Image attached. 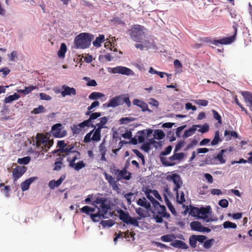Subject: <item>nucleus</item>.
I'll use <instances>...</instances> for the list:
<instances>
[{"mask_svg":"<svg viewBox=\"0 0 252 252\" xmlns=\"http://www.w3.org/2000/svg\"><path fill=\"white\" fill-rule=\"evenodd\" d=\"M147 29L143 26L134 25L129 30L131 39L136 42L143 43L144 44L149 43V41L146 37L145 32Z\"/></svg>","mask_w":252,"mask_h":252,"instance_id":"nucleus-1","label":"nucleus"},{"mask_svg":"<svg viewBox=\"0 0 252 252\" xmlns=\"http://www.w3.org/2000/svg\"><path fill=\"white\" fill-rule=\"evenodd\" d=\"M94 36L92 34L87 32L80 33L74 39V44L77 49H86L88 48Z\"/></svg>","mask_w":252,"mask_h":252,"instance_id":"nucleus-2","label":"nucleus"},{"mask_svg":"<svg viewBox=\"0 0 252 252\" xmlns=\"http://www.w3.org/2000/svg\"><path fill=\"white\" fill-rule=\"evenodd\" d=\"M96 212L95 213H91L90 217L92 220L94 222H98L102 219L107 218V215L109 210H110V205L107 203L106 202H104L100 206V208L95 207Z\"/></svg>","mask_w":252,"mask_h":252,"instance_id":"nucleus-3","label":"nucleus"},{"mask_svg":"<svg viewBox=\"0 0 252 252\" xmlns=\"http://www.w3.org/2000/svg\"><path fill=\"white\" fill-rule=\"evenodd\" d=\"M154 210L152 211L154 219L158 223L163 222V218L168 219L170 215L166 212L165 206L161 205L158 202V205H154Z\"/></svg>","mask_w":252,"mask_h":252,"instance_id":"nucleus-4","label":"nucleus"},{"mask_svg":"<svg viewBox=\"0 0 252 252\" xmlns=\"http://www.w3.org/2000/svg\"><path fill=\"white\" fill-rule=\"evenodd\" d=\"M63 154L61 155L64 158L66 157V160L69 162V166L71 163H73L76 160L80 158V153L74 149V146H71L68 149H65L63 150Z\"/></svg>","mask_w":252,"mask_h":252,"instance_id":"nucleus-5","label":"nucleus"},{"mask_svg":"<svg viewBox=\"0 0 252 252\" xmlns=\"http://www.w3.org/2000/svg\"><path fill=\"white\" fill-rule=\"evenodd\" d=\"M118 213L119 219L124 223L127 224H130L136 227H139V225L138 220L140 219V218H132L129 216L127 212H125L122 209L118 211Z\"/></svg>","mask_w":252,"mask_h":252,"instance_id":"nucleus-6","label":"nucleus"},{"mask_svg":"<svg viewBox=\"0 0 252 252\" xmlns=\"http://www.w3.org/2000/svg\"><path fill=\"white\" fill-rule=\"evenodd\" d=\"M233 29L234 31V34L230 36L224 37L220 39H215L213 40H211V39L209 37H207L205 38V41L207 42H210L212 44L217 46H218L219 44L227 45L231 44L235 41L237 34L236 27L233 26Z\"/></svg>","mask_w":252,"mask_h":252,"instance_id":"nucleus-7","label":"nucleus"},{"mask_svg":"<svg viewBox=\"0 0 252 252\" xmlns=\"http://www.w3.org/2000/svg\"><path fill=\"white\" fill-rule=\"evenodd\" d=\"M111 171L116 176L117 181L121 179L129 180L131 178V173L127 171L126 166L120 170L114 166L113 168H111Z\"/></svg>","mask_w":252,"mask_h":252,"instance_id":"nucleus-8","label":"nucleus"},{"mask_svg":"<svg viewBox=\"0 0 252 252\" xmlns=\"http://www.w3.org/2000/svg\"><path fill=\"white\" fill-rule=\"evenodd\" d=\"M194 210H196L198 212V219H202L206 222H209L213 220L210 217L207 215L211 210V207L210 206H207L206 207H201L200 208L195 209Z\"/></svg>","mask_w":252,"mask_h":252,"instance_id":"nucleus-9","label":"nucleus"},{"mask_svg":"<svg viewBox=\"0 0 252 252\" xmlns=\"http://www.w3.org/2000/svg\"><path fill=\"white\" fill-rule=\"evenodd\" d=\"M52 134L56 138H62L67 134L65 130H63V126L61 124L58 123L54 125L52 127Z\"/></svg>","mask_w":252,"mask_h":252,"instance_id":"nucleus-10","label":"nucleus"},{"mask_svg":"<svg viewBox=\"0 0 252 252\" xmlns=\"http://www.w3.org/2000/svg\"><path fill=\"white\" fill-rule=\"evenodd\" d=\"M123 104L122 95H118L113 97L110 100L108 103L103 104V106L106 107H116Z\"/></svg>","mask_w":252,"mask_h":252,"instance_id":"nucleus-11","label":"nucleus"},{"mask_svg":"<svg viewBox=\"0 0 252 252\" xmlns=\"http://www.w3.org/2000/svg\"><path fill=\"white\" fill-rule=\"evenodd\" d=\"M190 226L191 229L193 231H196L198 232H209L211 231L210 229L202 225L201 222L194 221H192L190 223Z\"/></svg>","mask_w":252,"mask_h":252,"instance_id":"nucleus-12","label":"nucleus"},{"mask_svg":"<svg viewBox=\"0 0 252 252\" xmlns=\"http://www.w3.org/2000/svg\"><path fill=\"white\" fill-rule=\"evenodd\" d=\"M27 167L25 166H17L13 170L12 176L15 181L19 179L26 171Z\"/></svg>","mask_w":252,"mask_h":252,"instance_id":"nucleus-13","label":"nucleus"},{"mask_svg":"<svg viewBox=\"0 0 252 252\" xmlns=\"http://www.w3.org/2000/svg\"><path fill=\"white\" fill-rule=\"evenodd\" d=\"M111 72L114 74L119 73L123 75H129L131 74L132 70L126 67L118 66L115 67L111 68Z\"/></svg>","mask_w":252,"mask_h":252,"instance_id":"nucleus-14","label":"nucleus"},{"mask_svg":"<svg viewBox=\"0 0 252 252\" xmlns=\"http://www.w3.org/2000/svg\"><path fill=\"white\" fill-rule=\"evenodd\" d=\"M63 91L61 92L62 96L64 97L66 95H75L76 94V90L74 88H71L66 85L62 86Z\"/></svg>","mask_w":252,"mask_h":252,"instance_id":"nucleus-15","label":"nucleus"},{"mask_svg":"<svg viewBox=\"0 0 252 252\" xmlns=\"http://www.w3.org/2000/svg\"><path fill=\"white\" fill-rule=\"evenodd\" d=\"M226 152L225 150H221L218 154L213 157L211 159V162L214 164H218V163L220 164H223L225 163L226 160L223 158V154Z\"/></svg>","mask_w":252,"mask_h":252,"instance_id":"nucleus-16","label":"nucleus"},{"mask_svg":"<svg viewBox=\"0 0 252 252\" xmlns=\"http://www.w3.org/2000/svg\"><path fill=\"white\" fill-rule=\"evenodd\" d=\"M66 175L63 174L57 181L54 180L49 181L48 186L51 189H54L55 188L59 187L63 181L65 179Z\"/></svg>","mask_w":252,"mask_h":252,"instance_id":"nucleus-17","label":"nucleus"},{"mask_svg":"<svg viewBox=\"0 0 252 252\" xmlns=\"http://www.w3.org/2000/svg\"><path fill=\"white\" fill-rule=\"evenodd\" d=\"M133 104L134 105H136L142 109V110L144 112L145 111H149L151 112V111L148 108L147 104L144 101L138 99H134L133 100Z\"/></svg>","mask_w":252,"mask_h":252,"instance_id":"nucleus-18","label":"nucleus"},{"mask_svg":"<svg viewBox=\"0 0 252 252\" xmlns=\"http://www.w3.org/2000/svg\"><path fill=\"white\" fill-rule=\"evenodd\" d=\"M48 137L44 136L43 134L37 133L36 136V146L37 147L42 148L44 143L46 142L48 139Z\"/></svg>","mask_w":252,"mask_h":252,"instance_id":"nucleus-19","label":"nucleus"},{"mask_svg":"<svg viewBox=\"0 0 252 252\" xmlns=\"http://www.w3.org/2000/svg\"><path fill=\"white\" fill-rule=\"evenodd\" d=\"M172 180L175 185V187L174 189V191H177L180 188L182 182L180 180V177L179 175L175 174L172 176Z\"/></svg>","mask_w":252,"mask_h":252,"instance_id":"nucleus-20","label":"nucleus"},{"mask_svg":"<svg viewBox=\"0 0 252 252\" xmlns=\"http://www.w3.org/2000/svg\"><path fill=\"white\" fill-rule=\"evenodd\" d=\"M63 158L61 156L56 158V161L54 163L53 170L55 171L60 170L63 166H64L63 160Z\"/></svg>","mask_w":252,"mask_h":252,"instance_id":"nucleus-21","label":"nucleus"},{"mask_svg":"<svg viewBox=\"0 0 252 252\" xmlns=\"http://www.w3.org/2000/svg\"><path fill=\"white\" fill-rule=\"evenodd\" d=\"M137 204L138 205L145 208L147 210H149L151 208L150 203L147 201L145 197L138 199L137 201Z\"/></svg>","mask_w":252,"mask_h":252,"instance_id":"nucleus-22","label":"nucleus"},{"mask_svg":"<svg viewBox=\"0 0 252 252\" xmlns=\"http://www.w3.org/2000/svg\"><path fill=\"white\" fill-rule=\"evenodd\" d=\"M200 127L199 126H195V125H192L191 127L185 131V132L183 135V138H187L191 136L197 129V127Z\"/></svg>","mask_w":252,"mask_h":252,"instance_id":"nucleus-23","label":"nucleus"},{"mask_svg":"<svg viewBox=\"0 0 252 252\" xmlns=\"http://www.w3.org/2000/svg\"><path fill=\"white\" fill-rule=\"evenodd\" d=\"M170 245L172 247L183 249H187L189 248L188 246L184 242L178 240H175Z\"/></svg>","mask_w":252,"mask_h":252,"instance_id":"nucleus-24","label":"nucleus"},{"mask_svg":"<svg viewBox=\"0 0 252 252\" xmlns=\"http://www.w3.org/2000/svg\"><path fill=\"white\" fill-rule=\"evenodd\" d=\"M69 166L74 168L76 171H79L86 166V164L83 160H80L77 163H71Z\"/></svg>","mask_w":252,"mask_h":252,"instance_id":"nucleus-25","label":"nucleus"},{"mask_svg":"<svg viewBox=\"0 0 252 252\" xmlns=\"http://www.w3.org/2000/svg\"><path fill=\"white\" fill-rule=\"evenodd\" d=\"M103 174L104 175L105 179L112 186L113 189H115V187L117 188L116 181L114 180L111 175L108 174L106 172H104Z\"/></svg>","mask_w":252,"mask_h":252,"instance_id":"nucleus-26","label":"nucleus"},{"mask_svg":"<svg viewBox=\"0 0 252 252\" xmlns=\"http://www.w3.org/2000/svg\"><path fill=\"white\" fill-rule=\"evenodd\" d=\"M66 51L67 47L66 44L64 43H62L60 46V49L58 52V56L60 58H64Z\"/></svg>","mask_w":252,"mask_h":252,"instance_id":"nucleus-27","label":"nucleus"},{"mask_svg":"<svg viewBox=\"0 0 252 252\" xmlns=\"http://www.w3.org/2000/svg\"><path fill=\"white\" fill-rule=\"evenodd\" d=\"M34 180V178H30L23 182L21 185L22 190H27L29 189L30 185Z\"/></svg>","mask_w":252,"mask_h":252,"instance_id":"nucleus-28","label":"nucleus"},{"mask_svg":"<svg viewBox=\"0 0 252 252\" xmlns=\"http://www.w3.org/2000/svg\"><path fill=\"white\" fill-rule=\"evenodd\" d=\"M99 120H100V122L97 123L96 126H97V129L101 130V129L106 127L105 125L107 123L108 119L106 117H103L100 118Z\"/></svg>","mask_w":252,"mask_h":252,"instance_id":"nucleus-29","label":"nucleus"},{"mask_svg":"<svg viewBox=\"0 0 252 252\" xmlns=\"http://www.w3.org/2000/svg\"><path fill=\"white\" fill-rule=\"evenodd\" d=\"M81 212L90 216L91 213H95L96 212V209L95 208H92L88 206H85L81 209Z\"/></svg>","mask_w":252,"mask_h":252,"instance_id":"nucleus-30","label":"nucleus"},{"mask_svg":"<svg viewBox=\"0 0 252 252\" xmlns=\"http://www.w3.org/2000/svg\"><path fill=\"white\" fill-rule=\"evenodd\" d=\"M58 146L59 147L58 151H59L62 154H63L64 153L63 151L64 149H68V148H70V147L73 146L72 145L67 146V144L65 143L64 141L62 140L58 142Z\"/></svg>","mask_w":252,"mask_h":252,"instance_id":"nucleus-31","label":"nucleus"},{"mask_svg":"<svg viewBox=\"0 0 252 252\" xmlns=\"http://www.w3.org/2000/svg\"><path fill=\"white\" fill-rule=\"evenodd\" d=\"M104 35L100 34L98 37H96L94 41H93V45L96 47L101 46V43L104 41Z\"/></svg>","mask_w":252,"mask_h":252,"instance_id":"nucleus-32","label":"nucleus"},{"mask_svg":"<svg viewBox=\"0 0 252 252\" xmlns=\"http://www.w3.org/2000/svg\"><path fill=\"white\" fill-rule=\"evenodd\" d=\"M53 143V140H50L49 138H48L46 142L42 146V151H43L44 152H47L49 149L52 146Z\"/></svg>","mask_w":252,"mask_h":252,"instance_id":"nucleus-33","label":"nucleus"},{"mask_svg":"<svg viewBox=\"0 0 252 252\" xmlns=\"http://www.w3.org/2000/svg\"><path fill=\"white\" fill-rule=\"evenodd\" d=\"M101 138V130L95 128L94 134L92 137V140L94 141H98Z\"/></svg>","mask_w":252,"mask_h":252,"instance_id":"nucleus-34","label":"nucleus"},{"mask_svg":"<svg viewBox=\"0 0 252 252\" xmlns=\"http://www.w3.org/2000/svg\"><path fill=\"white\" fill-rule=\"evenodd\" d=\"M221 141L222 140L220 136L219 131L217 130L215 132L214 138L211 142V145L213 146L216 145Z\"/></svg>","mask_w":252,"mask_h":252,"instance_id":"nucleus-35","label":"nucleus"},{"mask_svg":"<svg viewBox=\"0 0 252 252\" xmlns=\"http://www.w3.org/2000/svg\"><path fill=\"white\" fill-rule=\"evenodd\" d=\"M243 96L245 100L250 103V110L252 111V93L246 92L243 94Z\"/></svg>","mask_w":252,"mask_h":252,"instance_id":"nucleus-36","label":"nucleus"},{"mask_svg":"<svg viewBox=\"0 0 252 252\" xmlns=\"http://www.w3.org/2000/svg\"><path fill=\"white\" fill-rule=\"evenodd\" d=\"M145 130H140L137 132L136 137L139 143H143L145 140Z\"/></svg>","mask_w":252,"mask_h":252,"instance_id":"nucleus-37","label":"nucleus"},{"mask_svg":"<svg viewBox=\"0 0 252 252\" xmlns=\"http://www.w3.org/2000/svg\"><path fill=\"white\" fill-rule=\"evenodd\" d=\"M36 89L35 86L30 85L29 87H25L24 90H20L18 91L19 93H23L25 94H28L32 91Z\"/></svg>","mask_w":252,"mask_h":252,"instance_id":"nucleus-38","label":"nucleus"},{"mask_svg":"<svg viewBox=\"0 0 252 252\" xmlns=\"http://www.w3.org/2000/svg\"><path fill=\"white\" fill-rule=\"evenodd\" d=\"M79 126L80 128H83L85 127H89L91 126L92 127L94 128V129L95 128V125L91 124V122L89 121V119L85 120L83 121V122L80 123L79 124Z\"/></svg>","mask_w":252,"mask_h":252,"instance_id":"nucleus-39","label":"nucleus"},{"mask_svg":"<svg viewBox=\"0 0 252 252\" xmlns=\"http://www.w3.org/2000/svg\"><path fill=\"white\" fill-rule=\"evenodd\" d=\"M164 197L165 201L166 202V204L168 207V209H169V210L170 211L172 214L175 215L176 212L174 206L172 205V203L170 202V201H169V200L168 199L166 195L164 196Z\"/></svg>","mask_w":252,"mask_h":252,"instance_id":"nucleus-40","label":"nucleus"},{"mask_svg":"<svg viewBox=\"0 0 252 252\" xmlns=\"http://www.w3.org/2000/svg\"><path fill=\"white\" fill-rule=\"evenodd\" d=\"M184 154L183 153H176V152H174V155L169 158V159L171 161L175 160H181L184 158Z\"/></svg>","mask_w":252,"mask_h":252,"instance_id":"nucleus-41","label":"nucleus"},{"mask_svg":"<svg viewBox=\"0 0 252 252\" xmlns=\"http://www.w3.org/2000/svg\"><path fill=\"white\" fill-rule=\"evenodd\" d=\"M195 126H199L200 127H198L199 129H198V131L204 133L205 132H207L209 130V125L205 123L203 125H195Z\"/></svg>","mask_w":252,"mask_h":252,"instance_id":"nucleus-42","label":"nucleus"},{"mask_svg":"<svg viewBox=\"0 0 252 252\" xmlns=\"http://www.w3.org/2000/svg\"><path fill=\"white\" fill-rule=\"evenodd\" d=\"M19 95L16 93L13 95H10L5 98L4 101L6 103H10L13 100H17L19 98Z\"/></svg>","mask_w":252,"mask_h":252,"instance_id":"nucleus-43","label":"nucleus"},{"mask_svg":"<svg viewBox=\"0 0 252 252\" xmlns=\"http://www.w3.org/2000/svg\"><path fill=\"white\" fill-rule=\"evenodd\" d=\"M223 226L224 228H233L235 229L237 227V225L236 223L232 222L229 221H226L223 222Z\"/></svg>","mask_w":252,"mask_h":252,"instance_id":"nucleus-44","label":"nucleus"},{"mask_svg":"<svg viewBox=\"0 0 252 252\" xmlns=\"http://www.w3.org/2000/svg\"><path fill=\"white\" fill-rule=\"evenodd\" d=\"M103 96H104V94L102 93L93 92L90 94L89 97L91 99H96Z\"/></svg>","mask_w":252,"mask_h":252,"instance_id":"nucleus-45","label":"nucleus"},{"mask_svg":"<svg viewBox=\"0 0 252 252\" xmlns=\"http://www.w3.org/2000/svg\"><path fill=\"white\" fill-rule=\"evenodd\" d=\"M31 160V157L29 156L25 157L22 158H19L17 162L20 164H27Z\"/></svg>","mask_w":252,"mask_h":252,"instance_id":"nucleus-46","label":"nucleus"},{"mask_svg":"<svg viewBox=\"0 0 252 252\" xmlns=\"http://www.w3.org/2000/svg\"><path fill=\"white\" fill-rule=\"evenodd\" d=\"M155 138L158 140L162 139L165 137V134L162 130L158 129L155 132Z\"/></svg>","mask_w":252,"mask_h":252,"instance_id":"nucleus-47","label":"nucleus"},{"mask_svg":"<svg viewBox=\"0 0 252 252\" xmlns=\"http://www.w3.org/2000/svg\"><path fill=\"white\" fill-rule=\"evenodd\" d=\"M150 189L148 191H147L146 192V197L150 200L151 202L152 203L153 205H158V201H157L154 198V197L152 196V195H150Z\"/></svg>","mask_w":252,"mask_h":252,"instance_id":"nucleus-48","label":"nucleus"},{"mask_svg":"<svg viewBox=\"0 0 252 252\" xmlns=\"http://www.w3.org/2000/svg\"><path fill=\"white\" fill-rule=\"evenodd\" d=\"M212 112L214 118L218 121V124L221 125L222 124L221 116L215 110H212Z\"/></svg>","mask_w":252,"mask_h":252,"instance_id":"nucleus-49","label":"nucleus"},{"mask_svg":"<svg viewBox=\"0 0 252 252\" xmlns=\"http://www.w3.org/2000/svg\"><path fill=\"white\" fill-rule=\"evenodd\" d=\"M173 235H164L161 237L160 239L161 241L165 242H170L173 240V239L174 238Z\"/></svg>","mask_w":252,"mask_h":252,"instance_id":"nucleus-50","label":"nucleus"},{"mask_svg":"<svg viewBox=\"0 0 252 252\" xmlns=\"http://www.w3.org/2000/svg\"><path fill=\"white\" fill-rule=\"evenodd\" d=\"M197 241L196 240L195 235H192L189 238V243L191 247L195 248L196 246Z\"/></svg>","mask_w":252,"mask_h":252,"instance_id":"nucleus-51","label":"nucleus"},{"mask_svg":"<svg viewBox=\"0 0 252 252\" xmlns=\"http://www.w3.org/2000/svg\"><path fill=\"white\" fill-rule=\"evenodd\" d=\"M176 191L177 201L178 203H179L180 204H183L186 201V199L185 198V195H184V192H181V195H180V198L179 199V193L178 192V190Z\"/></svg>","mask_w":252,"mask_h":252,"instance_id":"nucleus-52","label":"nucleus"},{"mask_svg":"<svg viewBox=\"0 0 252 252\" xmlns=\"http://www.w3.org/2000/svg\"><path fill=\"white\" fill-rule=\"evenodd\" d=\"M7 56L10 62H15L17 58V52L16 51H13L10 54H8Z\"/></svg>","mask_w":252,"mask_h":252,"instance_id":"nucleus-53","label":"nucleus"},{"mask_svg":"<svg viewBox=\"0 0 252 252\" xmlns=\"http://www.w3.org/2000/svg\"><path fill=\"white\" fill-rule=\"evenodd\" d=\"M106 202V198L104 197H97L93 203V205H95L94 204H102L104 202Z\"/></svg>","mask_w":252,"mask_h":252,"instance_id":"nucleus-54","label":"nucleus"},{"mask_svg":"<svg viewBox=\"0 0 252 252\" xmlns=\"http://www.w3.org/2000/svg\"><path fill=\"white\" fill-rule=\"evenodd\" d=\"M100 223L103 227L108 226L109 227L112 226L114 224V223L111 220H102Z\"/></svg>","mask_w":252,"mask_h":252,"instance_id":"nucleus-55","label":"nucleus"},{"mask_svg":"<svg viewBox=\"0 0 252 252\" xmlns=\"http://www.w3.org/2000/svg\"><path fill=\"white\" fill-rule=\"evenodd\" d=\"M101 113L100 112L93 113L90 115L89 120L91 122L92 120L96 119L97 118L101 116Z\"/></svg>","mask_w":252,"mask_h":252,"instance_id":"nucleus-56","label":"nucleus"},{"mask_svg":"<svg viewBox=\"0 0 252 252\" xmlns=\"http://www.w3.org/2000/svg\"><path fill=\"white\" fill-rule=\"evenodd\" d=\"M94 130V128L93 130H92L90 132L88 133L85 136L84 141L85 143H88L90 142L92 140V137L91 135L93 134Z\"/></svg>","mask_w":252,"mask_h":252,"instance_id":"nucleus-57","label":"nucleus"},{"mask_svg":"<svg viewBox=\"0 0 252 252\" xmlns=\"http://www.w3.org/2000/svg\"><path fill=\"white\" fill-rule=\"evenodd\" d=\"M134 120V118L131 117H124L122 118L120 120L121 124H127L130 122L133 121Z\"/></svg>","mask_w":252,"mask_h":252,"instance_id":"nucleus-58","label":"nucleus"},{"mask_svg":"<svg viewBox=\"0 0 252 252\" xmlns=\"http://www.w3.org/2000/svg\"><path fill=\"white\" fill-rule=\"evenodd\" d=\"M45 111V108L42 105H39L38 107L35 108L33 110V113L37 114L40 113L44 112Z\"/></svg>","mask_w":252,"mask_h":252,"instance_id":"nucleus-59","label":"nucleus"},{"mask_svg":"<svg viewBox=\"0 0 252 252\" xmlns=\"http://www.w3.org/2000/svg\"><path fill=\"white\" fill-rule=\"evenodd\" d=\"M230 135L231 137H233L234 138H237L238 136L237 133L235 131H229L227 130H225L224 131V135L226 136L228 135Z\"/></svg>","mask_w":252,"mask_h":252,"instance_id":"nucleus-60","label":"nucleus"},{"mask_svg":"<svg viewBox=\"0 0 252 252\" xmlns=\"http://www.w3.org/2000/svg\"><path fill=\"white\" fill-rule=\"evenodd\" d=\"M214 241V240L213 239H209V240L205 241L204 242V245H203L204 247L206 249H210L212 247V246L213 245V242Z\"/></svg>","mask_w":252,"mask_h":252,"instance_id":"nucleus-61","label":"nucleus"},{"mask_svg":"<svg viewBox=\"0 0 252 252\" xmlns=\"http://www.w3.org/2000/svg\"><path fill=\"white\" fill-rule=\"evenodd\" d=\"M227 215L228 217H231L235 220L240 219L242 217V213H237L234 214L228 213Z\"/></svg>","mask_w":252,"mask_h":252,"instance_id":"nucleus-62","label":"nucleus"},{"mask_svg":"<svg viewBox=\"0 0 252 252\" xmlns=\"http://www.w3.org/2000/svg\"><path fill=\"white\" fill-rule=\"evenodd\" d=\"M133 152L139 158H140L142 161V163L145 164L144 157L142 154H141L138 150L133 149Z\"/></svg>","mask_w":252,"mask_h":252,"instance_id":"nucleus-63","label":"nucleus"},{"mask_svg":"<svg viewBox=\"0 0 252 252\" xmlns=\"http://www.w3.org/2000/svg\"><path fill=\"white\" fill-rule=\"evenodd\" d=\"M208 186L207 185H203L199 189V193L200 195H205L207 193Z\"/></svg>","mask_w":252,"mask_h":252,"instance_id":"nucleus-64","label":"nucleus"}]
</instances>
